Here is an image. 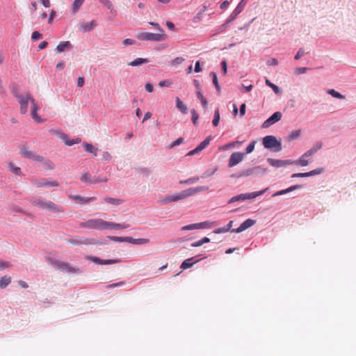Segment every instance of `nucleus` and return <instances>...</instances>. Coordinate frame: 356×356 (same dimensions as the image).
Instances as JSON below:
<instances>
[{"mask_svg":"<svg viewBox=\"0 0 356 356\" xmlns=\"http://www.w3.org/2000/svg\"><path fill=\"white\" fill-rule=\"evenodd\" d=\"M241 141H234V142H232V143H229L228 144H226L224 146L222 147H220L219 149H230V148H234L235 147L236 145H241Z\"/></svg>","mask_w":356,"mask_h":356,"instance_id":"32","label":"nucleus"},{"mask_svg":"<svg viewBox=\"0 0 356 356\" xmlns=\"http://www.w3.org/2000/svg\"><path fill=\"white\" fill-rule=\"evenodd\" d=\"M247 0H241L236 6V8L234 9V12H235L238 15L241 13V12L244 9Z\"/></svg>","mask_w":356,"mask_h":356,"instance_id":"31","label":"nucleus"},{"mask_svg":"<svg viewBox=\"0 0 356 356\" xmlns=\"http://www.w3.org/2000/svg\"><path fill=\"white\" fill-rule=\"evenodd\" d=\"M11 282L10 277L4 276L0 280V288H6Z\"/></svg>","mask_w":356,"mask_h":356,"instance_id":"29","label":"nucleus"},{"mask_svg":"<svg viewBox=\"0 0 356 356\" xmlns=\"http://www.w3.org/2000/svg\"><path fill=\"white\" fill-rule=\"evenodd\" d=\"M300 135V130H296L291 133V134L289 136V138L290 140H294L297 138H298Z\"/></svg>","mask_w":356,"mask_h":356,"instance_id":"49","label":"nucleus"},{"mask_svg":"<svg viewBox=\"0 0 356 356\" xmlns=\"http://www.w3.org/2000/svg\"><path fill=\"white\" fill-rule=\"evenodd\" d=\"M148 238H133L132 237L127 236V242L132 244L142 245L149 243Z\"/></svg>","mask_w":356,"mask_h":356,"instance_id":"20","label":"nucleus"},{"mask_svg":"<svg viewBox=\"0 0 356 356\" xmlns=\"http://www.w3.org/2000/svg\"><path fill=\"white\" fill-rule=\"evenodd\" d=\"M108 238L115 242H127V237L110 236Z\"/></svg>","mask_w":356,"mask_h":356,"instance_id":"46","label":"nucleus"},{"mask_svg":"<svg viewBox=\"0 0 356 356\" xmlns=\"http://www.w3.org/2000/svg\"><path fill=\"white\" fill-rule=\"evenodd\" d=\"M197 98L200 100L202 106L206 108L207 106V101L206 100V99L204 97L202 93L201 92L200 90H198L197 92Z\"/></svg>","mask_w":356,"mask_h":356,"instance_id":"40","label":"nucleus"},{"mask_svg":"<svg viewBox=\"0 0 356 356\" xmlns=\"http://www.w3.org/2000/svg\"><path fill=\"white\" fill-rule=\"evenodd\" d=\"M33 203L35 206L38 207L40 208L47 209L49 211H54L57 212H61L63 210L60 207L57 206L54 202L51 201H43L40 199H35L33 200Z\"/></svg>","mask_w":356,"mask_h":356,"instance_id":"4","label":"nucleus"},{"mask_svg":"<svg viewBox=\"0 0 356 356\" xmlns=\"http://www.w3.org/2000/svg\"><path fill=\"white\" fill-rule=\"evenodd\" d=\"M8 166L9 170L12 172H13L15 175H21V169H20V168L15 166L13 163L9 162L8 163Z\"/></svg>","mask_w":356,"mask_h":356,"instance_id":"27","label":"nucleus"},{"mask_svg":"<svg viewBox=\"0 0 356 356\" xmlns=\"http://www.w3.org/2000/svg\"><path fill=\"white\" fill-rule=\"evenodd\" d=\"M210 76L212 77L213 83L216 86V90L218 92H220V86L218 84V78H217L216 74L214 72H211L210 73Z\"/></svg>","mask_w":356,"mask_h":356,"instance_id":"35","label":"nucleus"},{"mask_svg":"<svg viewBox=\"0 0 356 356\" xmlns=\"http://www.w3.org/2000/svg\"><path fill=\"white\" fill-rule=\"evenodd\" d=\"M66 137H67V136L64 134L63 138L65 140V143L67 145L71 146L74 144L79 143L81 142V139L79 138L76 139H73V140H67V139H65Z\"/></svg>","mask_w":356,"mask_h":356,"instance_id":"38","label":"nucleus"},{"mask_svg":"<svg viewBox=\"0 0 356 356\" xmlns=\"http://www.w3.org/2000/svg\"><path fill=\"white\" fill-rule=\"evenodd\" d=\"M254 144H255V142L253 141L248 145V146L246 147V153L247 154H250L252 152H253V150L254 149Z\"/></svg>","mask_w":356,"mask_h":356,"instance_id":"56","label":"nucleus"},{"mask_svg":"<svg viewBox=\"0 0 356 356\" xmlns=\"http://www.w3.org/2000/svg\"><path fill=\"white\" fill-rule=\"evenodd\" d=\"M70 197L80 204L88 203L90 202H92L96 200L95 197H90L85 198L80 195H70Z\"/></svg>","mask_w":356,"mask_h":356,"instance_id":"18","label":"nucleus"},{"mask_svg":"<svg viewBox=\"0 0 356 356\" xmlns=\"http://www.w3.org/2000/svg\"><path fill=\"white\" fill-rule=\"evenodd\" d=\"M220 112H219V110L218 108H216L215 110V112H214V116H213V124L214 127H217L219 124V122H220Z\"/></svg>","mask_w":356,"mask_h":356,"instance_id":"34","label":"nucleus"},{"mask_svg":"<svg viewBox=\"0 0 356 356\" xmlns=\"http://www.w3.org/2000/svg\"><path fill=\"white\" fill-rule=\"evenodd\" d=\"M81 180L83 182H89L90 183V181L92 180L91 176L89 173L86 172L82 175L81 177Z\"/></svg>","mask_w":356,"mask_h":356,"instance_id":"48","label":"nucleus"},{"mask_svg":"<svg viewBox=\"0 0 356 356\" xmlns=\"http://www.w3.org/2000/svg\"><path fill=\"white\" fill-rule=\"evenodd\" d=\"M201 227L200 225H198L197 223H195V224H191V225H188L182 227L181 230L187 231V230H191V229H199V227Z\"/></svg>","mask_w":356,"mask_h":356,"instance_id":"39","label":"nucleus"},{"mask_svg":"<svg viewBox=\"0 0 356 356\" xmlns=\"http://www.w3.org/2000/svg\"><path fill=\"white\" fill-rule=\"evenodd\" d=\"M136 43V40H134L133 39H130V38H127V39L124 40L122 42V44L124 46L132 45V44H135Z\"/></svg>","mask_w":356,"mask_h":356,"instance_id":"52","label":"nucleus"},{"mask_svg":"<svg viewBox=\"0 0 356 356\" xmlns=\"http://www.w3.org/2000/svg\"><path fill=\"white\" fill-rule=\"evenodd\" d=\"M192 115V121L194 125H197L199 119V115L195 109L191 111Z\"/></svg>","mask_w":356,"mask_h":356,"instance_id":"43","label":"nucleus"},{"mask_svg":"<svg viewBox=\"0 0 356 356\" xmlns=\"http://www.w3.org/2000/svg\"><path fill=\"white\" fill-rule=\"evenodd\" d=\"M84 0H75L72 6L73 13L77 12L80 6L82 5Z\"/></svg>","mask_w":356,"mask_h":356,"instance_id":"42","label":"nucleus"},{"mask_svg":"<svg viewBox=\"0 0 356 356\" xmlns=\"http://www.w3.org/2000/svg\"><path fill=\"white\" fill-rule=\"evenodd\" d=\"M282 113L280 112L274 113L269 118H268L262 124L263 128H268L275 122L280 121L282 118Z\"/></svg>","mask_w":356,"mask_h":356,"instance_id":"11","label":"nucleus"},{"mask_svg":"<svg viewBox=\"0 0 356 356\" xmlns=\"http://www.w3.org/2000/svg\"><path fill=\"white\" fill-rule=\"evenodd\" d=\"M14 95L17 99L19 104H20V111L21 113L25 114L28 110L29 102L31 103V115L32 118L38 122H42L40 117L38 115V106L36 104L35 100L31 97L29 94H19L15 93Z\"/></svg>","mask_w":356,"mask_h":356,"instance_id":"2","label":"nucleus"},{"mask_svg":"<svg viewBox=\"0 0 356 356\" xmlns=\"http://www.w3.org/2000/svg\"><path fill=\"white\" fill-rule=\"evenodd\" d=\"M252 174V170L248 169L238 174V177H248Z\"/></svg>","mask_w":356,"mask_h":356,"instance_id":"59","label":"nucleus"},{"mask_svg":"<svg viewBox=\"0 0 356 356\" xmlns=\"http://www.w3.org/2000/svg\"><path fill=\"white\" fill-rule=\"evenodd\" d=\"M138 39L147 41H163L165 40L166 35L164 33H153L148 32L139 33L137 35Z\"/></svg>","mask_w":356,"mask_h":356,"instance_id":"5","label":"nucleus"},{"mask_svg":"<svg viewBox=\"0 0 356 356\" xmlns=\"http://www.w3.org/2000/svg\"><path fill=\"white\" fill-rule=\"evenodd\" d=\"M323 147V143L321 141H318L316 143L312 148L307 150L305 154V156H312L314 154H316L318 150H320Z\"/></svg>","mask_w":356,"mask_h":356,"instance_id":"16","label":"nucleus"},{"mask_svg":"<svg viewBox=\"0 0 356 356\" xmlns=\"http://www.w3.org/2000/svg\"><path fill=\"white\" fill-rule=\"evenodd\" d=\"M33 184L38 188H40V187L50 188V187H56V186H59V184L57 181H53L51 179H35L33 181Z\"/></svg>","mask_w":356,"mask_h":356,"instance_id":"9","label":"nucleus"},{"mask_svg":"<svg viewBox=\"0 0 356 356\" xmlns=\"http://www.w3.org/2000/svg\"><path fill=\"white\" fill-rule=\"evenodd\" d=\"M263 145L264 147L267 149L275 148V152H279L282 149L281 143L273 136H265L263 138Z\"/></svg>","mask_w":356,"mask_h":356,"instance_id":"6","label":"nucleus"},{"mask_svg":"<svg viewBox=\"0 0 356 356\" xmlns=\"http://www.w3.org/2000/svg\"><path fill=\"white\" fill-rule=\"evenodd\" d=\"M172 202H174V200H172V195L166 196V197L162 198L160 200V202L162 204H169V203Z\"/></svg>","mask_w":356,"mask_h":356,"instance_id":"47","label":"nucleus"},{"mask_svg":"<svg viewBox=\"0 0 356 356\" xmlns=\"http://www.w3.org/2000/svg\"><path fill=\"white\" fill-rule=\"evenodd\" d=\"M183 141H184L183 138L181 137V138H177V140H175L174 142H172L170 145V148H173L174 147L181 144L183 143Z\"/></svg>","mask_w":356,"mask_h":356,"instance_id":"50","label":"nucleus"},{"mask_svg":"<svg viewBox=\"0 0 356 356\" xmlns=\"http://www.w3.org/2000/svg\"><path fill=\"white\" fill-rule=\"evenodd\" d=\"M307 70H308L307 67H302L296 68L294 72H295L296 74L298 75V74H305Z\"/></svg>","mask_w":356,"mask_h":356,"instance_id":"51","label":"nucleus"},{"mask_svg":"<svg viewBox=\"0 0 356 356\" xmlns=\"http://www.w3.org/2000/svg\"><path fill=\"white\" fill-rule=\"evenodd\" d=\"M237 15L238 14L233 11L232 14L229 16V17L226 19L225 22L220 26L219 31L220 32L224 31L227 28L229 24L235 20Z\"/></svg>","mask_w":356,"mask_h":356,"instance_id":"19","label":"nucleus"},{"mask_svg":"<svg viewBox=\"0 0 356 356\" xmlns=\"http://www.w3.org/2000/svg\"><path fill=\"white\" fill-rule=\"evenodd\" d=\"M267 63H268V65H278V61L275 58H271V59L268 60Z\"/></svg>","mask_w":356,"mask_h":356,"instance_id":"63","label":"nucleus"},{"mask_svg":"<svg viewBox=\"0 0 356 356\" xmlns=\"http://www.w3.org/2000/svg\"><path fill=\"white\" fill-rule=\"evenodd\" d=\"M82 227L88 229L104 230V229H122L129 227L128 224H120L106 221L102 218H92L81 224Z\"/></svg>","mask_w":356,"mask_h":356,"instance_id":"1","label":"nucleus"},{"mask_svg":"<svg viewBox=\"0 0 356 356\" xmlns=\"http://www.w3.org/2000/svg\"><path fill=\"white\" fill-rule=\"evenodd\" d=\"M327 93L331 95L332 97H335V98H338V99H344L345 97L341 95V93L338 92L337 91H336L334 89H330L327 90Z\"/></svg>","mask_w":356,"mask_h":356,"instance_id":"36","label":"nucleus"},{"mask_svg":"<svg viewBox=\"0 0 356 356\" xmlns=\"http://www.w3.org/2000/svg\"><path fill=\"white\" fill-rule=\"evenodd\" d=\"M308 156H305L304 154L299 158L295 163L301 166H307L309 164V161L306 159Z\"/></svg>","mask_w":356,"mask_h":356,"instance_id":"33","label":"nucleus"},{"mask_svg":"<svg viewBox=\"0 0 356 356\" xmlns=\"http://www.w3.org/2000/svg\"><path fill=\"white\" fill-rule=\"evenodd\" d=\"M256 221L252 219H247L245 220L237 229H233L231 232H236V233H240L245 229H248L249 227H252L255 224Z\"/></svg>","mask_w":356,"mask_h":356,"instance_id":"14","label":"nucleus"},{"mask_svg":"<svg viewBox=\"0 0 356 356\" xmlns=\"http://www.w3.org/2000/svg\"><path fill=\"white\" fill-rule=\"evenodd\" d=\"M42 38V34L38 31H34L32 33L31 38L33 40H37Z\"/></svg>","mask_w":356,"mask_h":356,"instance_id":"57","label":"nucleus"},{"mask_svg":"<svg viewBox=\"0 0 356 356\" xmlns=\"http://www.w3.org/2000/svg\"><path fill=\"white\" fill-rule=\"evenodd\" d=\"M268 190V188H265L262 191H257V192H253V193H244V194H240L238 195H236V196H234L233 197H232L229 200V204H232L234 202H236V201H242V200H248V199H253V198H255L259 195H263L266 191Z\"/></svg>","mask_w":356,"mask_h":356,"instance_id":"7","label":"nucleus"},{"mask_svg":"<svg viewBox=\"0 0 356 356\" xmlns=\"http://www.w3.org/2000/svg\"><path fill=\"white\" fill-rule=\"evenodd\" d=\"M20 153L22 156L33 159L36 161L42 162L43 161V157L40 155L36 154L31 151L28 147L25 146H22L20 149Z\"/></svg>","mask_w":356,"mask_h":356,"instance_id":"8","label":"nucleus"},{"mask_svg":"<svg viewBox=\"0 0 356 356\" xmlns=\"http://www.w3.org/2000/svg\"><path fill=\"white\" fill-rule=\"evenodd\" d=\"M70 243L74 245H87L90 243L89 240L86 238H81L80 240L72 239L70 241Z\"/></svg>","mask_w":356,"mask_h":356,"instance_id":"30","label":"nucleus"},{"mask_svg":"<svg viewBox=\"0 0 356 356\" xmlns=\"http://www.w3.org/2000/svg\"><path fill=\"white\" fill-rule=\"evenodd\" d=\"M148 60L147 58H138L129 63L130 66H138L144 63H147Z\"/></svg>","mask_w":356,"mask_h":356,"instance_id":"26","label":"nucleus"},{"mask_svg":"<svg viewBox=\"0 0 356 356\" xmlns=\"http://www.w3.org/2000/svg\"><path fill=\"white\" fill-rule=\"evenodd\" d=\"M104 202H106V203H108V204H113V205H120L122 203V200H120V199H118V198H113V197H106L104 199Z\"/></svg>","mask_w":356,"mask_h":356,"instance_id":"25","label":"nucleus"},{"mask_svg":"<svg viewBox=\"0 0 356 356\" xmlns=\"http://www.w3.org/2000/svg\"><path fill=\"white\" fill-rule=\"evenodd\" d=\"M83 146L85 147V150L88 153L92 154L95 156H97V148H96L94 145L90 143H84Z\"/></svg>","mask_w":356,"mask_h":356,"instance_id":"24","label":"nucleus"},{"mask_svg":"<svg viewBox=\"0 0 356 356\" xmlns=\"http://www.w3.org/2000/svg\"><path fill=\"white\" fill-rule=\"evenodd\" d=\"M149 24L150 25L153 26L155 29L159 30L160 32H161V33L163 32V30L161 28L160 25L158 23L152 22H149Z\"/></svg>","mask_w":356,"mask_h":356,"instance_id":"61","label":"nucleus"},{"mask_svg":"<svg viewBox=\"0 0 356 356\" xmlns=\"http://www.w3.org/2000/svg\"><path fill=\"white\" fill-rule=\"evenodd\" d=\"M88 259H89V260L92 261V262H95L97 264H102V265H103V264H116V263L119 262V261L117 259L104 260V259H101L99 257H88Z\"/></svg>","mask_w":356,"mask_h":356,"instance_id":"15","label":"nucleus"},{"mask_svg":"<svg viewBox=\"0 0 356 356\" xmlns=\"http://www.w3.org/2000/svg\"><path fill=\"white\" fill-rule=\"evenodd\" d=\"M71 43L69 41L61 42L56 47V50L58 52L60 53L64 51L65 49H69L71 48Z\"/></svg>","mask_w":356,"mask_h":356,"instance_id":"21","label":"nucleus"},{"mask_svg":"<svg viewBox=\"0 0 356 356\" xmlns=\"http://www.w3.org/2000/svg\"><path fill=\"white\" fill-rule=\"evenodd\" d=\"M199 180V177H191V178H189L188 179H186V180H181L179 181V184H194L197 181H198Z\"/></svg>","mask_w":356,"mask_h":356,"instance_id":"37","label":"nucleus"},{"mask_svg":"<svg viewBox=\"0 0 356 356\" xmlns=\"http://www.w3.org/2000/svg\"><path fill=\"white\" fill-rule=\"evenodd\" d=\"M211 136L207 137L196 148L190 151L187 156H193L202 151L210 143Z\"/></svg>","mask_w":356,"mask_h":356,"instance_id":"13","label":"nucleus"},{"mask_svg":"<svg viewBox=\"0 0 356 356\" xmlns=\"http://www.w3.org/2000/svg\"><path fill=\"white\" fill-rule=\"evenodd\" d=\"M9 266H10L9 263L3 261H0V270L5 269L6 268H8Z\"/></svg>","mask_w":356,"mask_h":356,"instance_id":"62","label":"nucleus"},{"mask_svg":"<svg viewBox=\"0 0 356 356\" xmlns=\"http://www.w3.org/2000/svg\"><path fill=\"white\" fill-rule=\"evenodd\" d=\"M300 187V185H295V186H292L286 189H284V190H282V191H279L276 193H275L273 195V197H275V196H278V195H284V194H286L287 193H289L293 190H296V189H298Z\"/></svg>","mask_w":356,"mask_h":356,"instance_id":"23","label":"nucleus"},{"mask_svg":"<svg viewBox=\"0 0 356 356\" xmlns=\"http://www.w3.org/2000/svg\"><path fill=\"white\" fill-rule=\"evenodd\" d=\"M176 107L184 114L187 113L186 105L180 99L179 97H176Z\"/></svg>","mask_w":356,"mask_h":356,"instance_id":"22","label":"nucleus"},{"mask_svg":"<svg viewBox=\"0 0 356 356\" xmlns=\"http://www.w3.org/2000/svg\"><path fill=\"white\" fill-rule=\"evenodd\" d=\"M197 224L201 225V227H199V229H204V228L212 227L215 223L213 222L205 221V222H200Z\"/></svg>","mask_w":356,"mask_h":356,"instance_id":"44","label":"nucleus"},{"mask_svg":"<svg viewBox=\"0 0 356 356\" xmlns=\"http://www.w3.org/2000/svg\"><path fill=\"white\" fill-rule=\"evenodd\" d=\"M266 84L268 86H270L273 90V91L275 92V93H278L279 91H280V88L278 86H277L276 85L273 84V83H271L268 79H266Z\"/></svg>","mask_w":356,"mask_h":356,"instance_id":"45","label":"nucleus"},{"mask_svg":"<svg viewBox=\"0 0 356 356\" xmlns=\"http://www.w3.org/2000/svg\"><path fill=\"white\" fill-rule=\"evenodd\" d=\"M243 158H244L243 153H241L239 152L232 153L229 159V163H228L229 167H233V166L237 165L238 163H239L240 162H241L243 161Z\"/></svg>","mask_w":356,"mask_h":356,"instance_id":"10","label":"nucleus"},{"mask_svg":"<svg viewBox=\"0 0 356 356\" xmlns=\"http://www.w3.org/2000/svg\"><path fill=\"white\" fill-rule=\"evenodd\" d=\"M184 61V58H183L181 57H177L172 60V64L173 65H179V64L182 63Z\"/></svg>","mask_w":356,"mask_h":356,"instance_id":"54","label":"nucleus"},{"mask_svg":"<svg viewBox=\"0 0 356 356\" xmlns=\"http://www.w3.org/2000/svg\"><path fill=\"white\" fill-rule=\"evenodd\" d=\"M145 90L149 92H152L153 91V86L149 83H147L145 84Z\"/></svg>","mask_w":356,"mask_h":356,"instance_id":"64","label":"nucleus"},{"mask_svg":"<svg viewBox=\"0 0 356 356\" xmlns=\"http://www.w3.org/2000/svg\"><path fill=\"white\" fill-rule=\"evenodd\" d=\"M58 266L63 269L67 270L69 272H76L75 268L70 266L66 263H60L58 264Z\"/></svg>","mask_w":356,"mask_h":356,"instance_id":"41","label":"nucleus"},{"mask_svg":"<svg viewBox=\"0 0 356 356\" xmlns=\"http://www.w3.org/2000/svg\"><path fill=\"white\" fill-rule=\"evenodd\" d=\"M43 161L44 163V165L47 167H48L49 169L54 168V164H53V163L51 161H49V160H44L43 159V161L42 162H43Z\"/></svg>","mask_w":356,"mask_h":356,"instance_id":"60","label":"nucleus"},{"mask_svg":"<svg viewBox=\"0 0 356 356\" xmlns=\"http://www.w3.org/2000/svg\"><path fill=\"white\" fill-rule=\"evenodd\" d=\"M107 181V179L106 177L102 178H92L90 181V183L92 184H97L99 182H106Z\"/></svg>","mask_w":356,"mask_h":356,"instance_id":"53","label":"nucleus"},{"mask_svg":"<svg viewBox=\"0 0 356 356\" xmlns=\"http://www.w3.org/2000/svg\"><path fill=\"white\" fill-rule=\"evenodd\" d=\"M305 54V50L302 48H300L295 56L294 58L296 60L300 59L302 56Z\"/></svg>","mask_w":356,"mask_h":356,"instance_id":"55","label":"nucleus"},{"mask_svg":"<svg viewBox=\"0 0 356 356\" xmlns=\"http://www.w3.org/2000/svg\"><path fill=\"white\" fill-rule=\"evenodd\" d=\"M227 229L225 227H220V228H218V229H216L213 232L215 234H222V233H225V232H227Z\"/></svg>","mask_w":356,"mask_h":356,"instance_id":"58","label":"nucleus"},{"mask_svg":"<svg viewBox=\"0 0 356 356\" xmlns=\"http://www.w3.org/2000/svg\"><path fill=\"white\" fill-rule=\"evenodd\" d=\"M208 189L209 188L207 186H197L195 188H190L180 193L172 195V200H174V202L179 201L186 199L188 197H191L199 192L207 191Z\"/></svg>","mask_w":356,"mask_h":356,"instance_id":"3","label":"nucleus"},{"mask_svg":"<svg viewBox=\"0 0 356 356\" xmlns=\"http://www.w3.org/2000/svg\"><path fill=\"white\" fill-rule=\"evenodd\" d=\"M321 172H322V170L321 169H315V170H312V171L308 172L294 173V174H293L291 175V177L292 178H296V177H307L318 175V174H320Z\"/></svg>","mask_w":356,"mask_h":356,"instance_id":"17","label":"nucleus"},{"mask_svg":"<svg viewBox=\"0 0 356 356\" xmlns=\"http://www.w3.org/2000/svg\"><path fill=\"white\" fill-rule=\"evenodd\" d=\"M193 259V258H190L184 260L181 265V268L182 269H187L191 268L195 263L197 262V261L192 262Z\"/></svg>","mask_w":356,"mask_h":356,"instance_id":"28","label":"nucleus"},{"mask_svg":"<svg viewBox=\"0 0 356 356\" xmlns=\"http://www.w3.org/2000/svg\"><path fill=\"white\" fill-rule=\"evenodd\" d=\"M267 162L271 166L275 167V168H280V167H283V166L293 163V162L290 160H279V159H271V158L267 159Z\"/></svg>","mask_w":356,"mask_h":356,"instance_id":"12","label":"nucleus"}]
</instances>
